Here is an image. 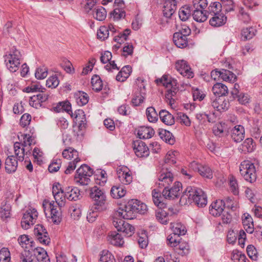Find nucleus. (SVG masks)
Returning <instances> with one entry per match:
<instances>
[{
  "label": "nucleus",
  "mask_w": 262,
  "mask_h": 262,
  "mask_svg": "<svg viewBox=\"0 0 262 262\" xmlns=\"http://www.w3.org/2000/svg\"><path fill=\"white\" fill-rule=\"evenodd\" d=\"M147 206L141 203L137 200H129L125 205L124 208H119L116 211L115 216L122 217L125 220H133L136 216V214H144L146 211Z\"/></svg>",
  "instance_id": "1"
},
{
  "label": "nucleus",
  "mask_w": 262,
  "mask_h": 262,
  "mask_svg": "<svg viewBox=\"0 0 262 262\" xmlns=\"http://www.w3.org/2000/svg\"><path fill=\"white\" fill-rule=\"evenodd\" d=\"M180 202L184 204L194 203L198 207H203L207 204V199L206 194L201 189L188 186L183 192Z\"/></svg>",
  "instance_id": "2"
},
{
  "label": "nucleus",
  "mask_w": 262,
  "mask_h": 262,
  "mask_svg": "<svg viewBox=\"0 0 262 262\" xmlns=\"http://www.w3.org/2000/svg\"><path fill=\"white\" fill-rule=\"evenodd\" d=\"M179 155V152L176 150H170L167 153L165 157L164 163L162 166V169L158 176V180L161 181V184L165 185L173 182V174L169 165L176 163L177 158Z\"/></svg>",
  "instance_id": "3"
},
{
  "label": "nucleus",
  "mask_w": 262,
  "mask_h": 262,
  "mask_svg": "<svg viewBox=\"0 0 262 262\" xmlns=\"http://www.w3.org/2000/svg\"><path fill=\"white\" fill-rule=\"evenodd\" d=\"M156 81L158 84L161 83L167 88L165 98L167 99V102L171 105L175 101L173 97H175L179 91L177 80L172 78L168 75H165Z\"/></svg>",
  "instance_id": "4"
},
{
  "label": "nucleus",
  "mask_w": 262,
  "mask_h": 262,
  "mask_svg": "<svg viewBox=\"0 0 262 262\" xmlns=\"http://www.w3.org/2000/svg\"><path fill=\"white\" fill-rule=\"evenodd\" d=\"M90 196L94 201L93 208L99 211H103L107 209L106 196L104 190L95 186L90 189Z\"/></svg>",
  "instance_id": "5"
},
{
  "label": "nucleus",
  "mask_w": 262,
  "mask_h": 262,
  "mask_svg": "<svg viewBox=\"0 0 262 262\" xmlns=\"http://www.w3.org/2000/svg\"><path fill=\"white\" fill-rule=\"evenodd\" d=\"M21 57L20 52L14 47L12 48L8 54L4 56L6 67L11 72H15L18 69Z\"/></svg>",
  "instance_id": "6"
},
{
  "label": "nucleus",
  "mask_w": 262,
  "mask_h": 262,
  "mask_svg": "<svg viewBox=\"0 0 262 262\" xmlns=\"http://www.w3.org/2000/svg\"><path fill=\"white\" fill-rule=\"evenodd\" d=\"M239 172L244 179L250 183H253L256 180V167L250 161H243L239 166Z\"/></svg>",
  "instance_id": "7"
},
{
  "label": "nucleus",
  "mask_w": 262,
  "mask_h": 262,
  "mask_svg": "<svg viewBox=\"0 0 262 262\" xmlns=\"http://www.w3.org/2000/svg\"><path fill=\"white\" fill-rule=\"evenodd\" d=\"M93 170L86 164L82 165L77 170L75 181L81 185H87L90 182L89 177L92 176Z\"/></svg>",
  "instance_id": "8"
},
{
  "label": "nucleus",
  "mask_w": 262,
  "mask_h": 262,
  "mask_svg": "<svg viewBox=\"0 0 262 262\" xmlns=\"http://www.w3.org/2000/svg\"><path fill=\"white\" fill-rule=\"evenodd\" d=\"M123 219L122 217L115 216V213H114L113 224L118 231L122 232L127 236H130L134 233L135 228Z\"/></svg>",
  "instance_id": "9"
},
{
  "label": "nucleus",
  "mask_w": 262,
  "mask_h": 262,
  "mask_svg": "<svg viewBox=\"0 0 262 262\" xmlns=\"http://www.w3.org/2000/svg\"><path fill=\"white\" fill-rule=\"evenodd\" d=\"M136 82L138 87L137 90L139 95L137 94L133 98L132 103L134 106H138L146 99V81L141 78H138Z\"/></svg>",
  "instance_id": "10"
},
{
  "label": "nucleus",
  "mask_w": 262,
  "mask_h": 262,
  "mask_svg": "<svg viewBox=\"0 0 262 262\" xmlns=\"http://www.w3.org/2000/svg\"><path fill=\"white\" fill-rule=\"evenodd\" d=\"M161 181H159V186L160 188L164 187L162 191L163 197L166 199H174L179 195V191L182 188V184L179 182L174 183V186L171 188H168L169 186L171 183H169L167 185H163L161 184Z\"/></svg>",
  "instance_id": "11"
},
{
  "label": "nucleus",
  "mask_w": 262,
  "mask_h": 262,
  "mask_svg": "<svg viewBox=\"0 0 262 262\" xmlns=\"http://www.w3.org/2000/svg\"><path fill=\"white\" fill-rule=\"evenodd\" d=\"M38 216V212L34 209H31L27 210L23 215L21 225L23 229H27L30 228L31 225H33L35 221Z\"/></svg>",
  "instance_id": "12"
},
{
  "label": "nucleus",
  "mask_w": 262,
  "mask_h": 262,
  "mask_svg": "<svg viewBox=\"0 0 262 262\" xmlns=\"http://www.w3.org/2000/svg\"><path fill=\"white\" fill-rule=\"evenodd\" d=\"M35 235L38 241L44 245H47L50 243L49 234L42 225H36L34 230Z\"/></svg>",
  "instance_id": "13"
},
{
  "label": "nucleus",
  "mask_w": 262,
  "mask_h": 262,
  "mask_svg": "<svg viewBox=\"0 0 262 262\" xmlns=\"http://www.w3.org/2000/svg\"><path fill=\"white\" fill-rule=\"evenodd\" d=\"M52 193L57 205L63 207L65 205V196H63L64 190L61 188L59 183H55L52 187Z\"/></svg>",
  "instance_id": "14"
},
{
  "label": "nucleus",
  "mask_w": 262,
  "mask_h": 262,
  "mask_svg": "<svg viewBox=\"0 0 262 262\" xmlns=\"http://www.w3.org/2000/svg\"><path fill=\"white\" fill-rule=\"evenodd\" d=\"M176 69L180 74L184 77L189 78L193 76V73L187 62L185 60H181L177 61L176 63Z\"/></svg>",
  "instance_id": "15"
},
{
  "label": "nucleus",
  "mask_w": 262,
  "mask_h": 262,
  "mask_svg": "<svg viewBox=\"0 0 262 262\" xmlns=\"http://www.w3.org/2000/svg\"><path fill=\"white\" fill-rule=\"evenodd\" d=\"M117 174L120 181L124 184H129L133 180V177L126 167L117 168Z\"/></svg>",
  "instance_id": "16"
},
{
  "label": "nucleus",
  "mask_w": 262,
  "mask_h": 262,
  "mask_svg": "<svg viewBox=\"0 0 262 262\" xmlns=\"http://www.w3.org/2000/svg\"><path fill=\"white\" fill-rule=\"evenodd\" d=\"M134 149L136 156L140 158L147 157V147L145 142L141 140H137L134 142Z\"/></svg>",
  "instance_id": "17"
},
{
  "label": "nucleus",
  "mask_w": 262,
  "mask_h": 262,
  "mask_svg": "<svg viewBox=\"0 0 262 262\" xmlns=\"http://www.w3.org/2000/svg\"><path fill=\"white\" fill-rule=\"evenodd\" d=\"M50 209L51 219L54 224H58L62 219L61 207L54 204V203L50 202L48 204Z\"/></svg>",
  "instance_id": "18"
},
{
  "label": "nucleus",
  "mask_w": 262,
  "mask_h": 262,
  "mask_svg": "<svg viewBox=\"0 0 262 262\" xmlns=\"http://www.w3.org/2000/svg\"><path fill=\"white\" fill-rule=\"evenodd\" d=\"M177 9V2L176 0L166 1L163 8V13L165 17L170 18L175 12Z\"/></svg>",
  "instance_id": "19"
},
{
  "label": "nucleus",
  "mask_w": 262,
  "mask_h": 262,
  "mask_svg": "<svg viewBox=\"0 0 262 262\" xmlns=\"http://www.w3.org/2000/svg\"><path fill=\"white\" fill-rule=\"evenodd\" d=\"M231 138L236 142H241L245 137L244 127L240 125H236L231 130Z\"/></svg>",
  "instance_id": "20"
},
{
  "label": "nucleus",
  "mask_w": 262,
  "mask_h": 262,
  "mask_svg": "<svg viewBox=\"0 0 262 262\" xmlns=\"http://www.w3.org/2000/svg\"><path fill=\"white\" fill-rule=\"evenodd\" d=\"M224 208L225 207L223 205V200H219L211 204L209 209V212L213 216H217L221 215L224 212Z\"/></svg>",
  "instance_id": "21"
},
{
  "label": "nucleus",
  "mask_w": 262,
  "mask_h": 262,
  "mask_svg": "<svg viewBox=\"0 0 262 262\" xmlns=\"http://www.w3.org/2000/svg\"><path fill=\"white\" fill-rule=\"evenodd\" d=\"M71 116L74 117L75 122L78 123V127L80 130H82L85 127V115L82 110H76L74 114L71 115Z\"/></svg>",
  "instance_id": "22"
},
{
  "label": "nucleus",
  "mask_w": 262,
  "mask_h": 262,
  "mask_svg": "<svg viewBox=\"0 0 262 262\" xmlns=\"http://www.w3.org/2000/svg\"><path fill=\"white\" fill-rule=\"evenodd\" d=\"M229 103L224 98L219 97L212 102V106L217 111L222 112L228 110Z\"/></svg>",
  "instance_id": "23"
},
{
  "label": "nucleus",
  "mask_w": 262,
  "mask_h": 262,
  "mask_svg": "<svg viewBox=\"0 0 262 262\" xmlns=\"http://www.w3.org/2000/svg\"><path fill=\"white\" fill-rule=\"evenodd\" d=\"M18 166L17 160L14 156H8L5 161V169L8 173L14 172Z\"/></svg>",
  "instance_id": "24"
},
{
  "label": "nucleus",
  "mask_w": 262,
  "mask_h": 262,
  "mask_svg": "<svg viewBox=\"0 0 262 262\" xmlns=\"http://www.w3.org/2000/svg\"><path fill=\"white\" fill-rule=\"evenodd\" d=\"M226 17L223 13H214L209 20L210 24L213 27H220L225 24Z\"/></svg>",
  "instance_id": "25"
},
{
  "label": "nucleus",
  "mask_w": 262,
  "mask_h": 262,
  "mask_svg": "<svg viewBox=\"0 0 262 262\" xmlns=\"http://www.w3.org/2000/svg\"><path fill=\"white\" fill-rule=\"evenodd\" d=\"M80 191L77 187L66 188L63 196L69 201H76L79 199Z\"/></svg>",
  "instance_id": "26"
},
{
  "label": "nucleus",
  "mask_w": 262,
  "mask_h": 262,
  "mask_svg": "<svg viewBox=\"0 0 262 262\" xmlns=\"http://www.w3.org/2000/svg\"><path fill=\"white\" fill-rule=\"evenodd\" d=\"M213 133L215 136L219 137L228 135V130L225 123H216L213 127Z\"/></svg>",
  "instance_id": "27"
},
{
  "label": "nucleus",
  "mask_w": 262,
  "mask_h": 262,
  "mask_svg": "<svg viewBox=\"0 0 262 262\" xmlns=\"http://www.w3.org/2000/svg\"><path fill=\"white\" fill-rule=\"evenodd\" d=\"M108 241L116 246L120 247L124 244V241L122 235L118 233L112 232L107 237Z\"/></svg>",
  "instance_id": "28"
},
{
  "label": "nucleus",
  "mask_w": 262,
  "mask_h": 262,
  "mask_svg": "<svg viewBox=\"0 0 262 262\" xmlns=\"http://www.w3.org/2000/svg\"><path fill=\"white\" fill-rule=\"evenodd\" d=\"M212 91L215 96L220 97L225 96L228 93V89L226 85L221 83H216L212 87Z\"/></svg>",
  "instance_id": "29"
},
{
  "label": "nucleus",
  "mask_w": 262,
  "mask_h": 262,
  "mask_svg": "<svg viewBox=\"0 0 262 262\" xmlns=\"http://www.w3.org/2000/svg\"><path fill=\"white\" fill-rule=\"evenodd\" d=\"M36 259L39 262H50V259L45 250L40 247H37L34 250Z\"/></svg>",
  "instance_id": "30"
},
{
  "label": "nucleus",
  "mask_w": 262,
  "mask_h": 262,
  "mask_svg": "<svg viewBox=\"0 0 262 262\" xmlns=\"http://www.w3.org/2000/svg\"><path fill=\"white\" fill-rule=\"evenodd\" d=\"M173 40L176 46L180 48H184L188 45L187 37L180 33H174Z\"/></svg>",
  "instance_id": "31"
},
{
  "label": "nucleus",
  "mask_w": 262,
  "mask_h": 262,
  "mask_svg": "<svg viewBox=\"0 0 262 262\" xmlns=\"http://www.w3.org/2000/svg\"><path fill=\"white\" fill-rule=\"evenodd\" d=\"M159 114L161 120L165 124L171 125L174 123V118L173 116L168 111L161 110Z\"/></svg>",
  "instance_id": "32"
},
{
  "label": "nucleus",
  "mask_w": 262,
  "mask_h": 262,
  "mask_svg": "<svg viewBox=\"0 0 262 262\" xmlns=\"http://www.w3.org/2000/svg\"><path fill=\"white\" fill-rule=\"evenodd\" d=\"M126 191L122 185H116L112 187L111 194L114 199H119L125 195Z\"/></svg>",
  "instance_id": "33"
},
{
  "label": "nucleus",
  "mask_w": 262,
  "mask_h": 262,
  "mask_svg": "<svg viewBox=\"0 0 262 262\" xmlns=\"http://www.w3.org/2000/svg\"><path fill=\"white\" fill-rule=\"evenodd\" d=\"M152 196L153 202L155 205L159 208H164L166 206V204L163 201V197L161 196V191L155 189L152 192Z\"/></svg>",
  "instance_id": "34"
},
{
  "label": "nucleus",
  "mask_w": 262,
  "mask_h": 262,
  "mask_svg": "<svg viewBox=\"0 0 262 262\" xmlns=\"http://www.w3.org/2000/svg\"><path fill=\"white\" fill-rule=\"evenodd\" d=\"M62 156L67 159H74L73 161H80V159L78 157V152L77 150L72 147L63 150L62 151Z\"/></svg>",
  "instance_id": "35"
},
{
  "label": "nucleus",
  "mask_w": 262,
  "mask_h": 262,
  "mask_svg": "<svg viewBox=\"0 0 262 262\" xmlns=\"http://www.w3.org/2000/svg\"><path fill=\"white\" fill-rule=\"evenodd\" d=\"M94 17L99 21L105 19L106 16V11L102 7L99 6L95 8L93 10Z\"/></svg>",
  "instance_id": "36"
},
{
  "label": "nucleus",
  "mask_w": 262,
  "mask_h": 262,
  "mask_svg": "<svg viewBox=\"0 0 262 262\" xmlns=\"http://www.w3.org/2000/svg\"><path fill=\"white\" fill-rule=\"evenodd\" d=\"M193 19L198 22H204L207 19V11L192 9Z\"/></svg>",
  "instance_id": "37"
},
{
  "label": "nucleus",
  "mask_w": 262,
  "mask_h": 262,
  "mask_svg": "<svg viewBox=\"0 0 262 262\" xmlns=\"http://www.w3.org/2000/svg\"><path fill=\"white\" fill-rule=\"evenodd\" d=\"M14 149L15 155L17 157L18 160L23 161L26 155L25 148L21 147L20 143L16 142L14 144Z\"/></svg>",
  "instance_id": "38"
},
{
  "label": "nucleus",
  "mask_w": 262,
  "mask_h": 262,
  "mask_svg": "<svg viewBox=\"0 0 262 262\" xmlns=\"http://www.w3.org/2000/svg\"><path fill=\"white\" fill-rule=\"evenodd\" d=\"M192 9L189 6L185 5L182 7L179 11V15L180 18L183 20L185 21L188 19L191 14Z\"/></svg>",
  "instance_id": "39"
},
{
  "label": "nucleus",
  "mask_w": 262,
  "mask_h": 262,
  "mask_svg": "<svg viewBox=\"0 0 262 262\" xmlns=\"http://www.w3.org/2000/svg\"><path fill=\"white\" fill-rule=\"evenodd\" d=\"M161 138L170 145H173L175 142L172 134L166 130H162L159 133Z\"/></svg>",
  "instance_id": "40"
},
{
  "label": "nucleus",
  "mask_w": 262,
  "mask_h": 262,
  "mask_svg": "<svg viewBox=\"0 0 262 262\" xmlns=\"http://www.w3.org/2000/svg\"><path fill=\"white\" fill-rule=\"evenodd\" d=\"M171 228L173 233L179 236L185 235L186 232L185 227L181 223L171 224Z\"/></svg>",
  "instance_id": "41"
},
{
  "label": "nucleus",
  "mask_w": 262,
  "mask_h": 262,
  "mask_svg": "<svg viewBox=\"0 0 262 262\" xmlns=\"http://www.w3.org/2000/svg\"><path fill=\"white\" fill-rule=\"evenodd\" d=\"M91 84L92 89L96 92H99L102 90L103 84L99 76L98 75H94L91 79Z\"/></svg>",
  "instance_id": "42"
},
{
  "label": "nucleus",
  "mask_w": 262,
  "mask_h": 262,
  "mask_svg": "<svg viewBox=\"0 0 262 262\" xmlns=\"http://www.w3.org/2000/svg\"><path fill=\"white\" fill-rule=\"evenodd\" d=\"M255 143L253 140L249 138L246 139L242 144V149L244 152H252L254 148Z\"/></svg>",
  "instance_id": "43"
},
{
  "label": "nucleus",
  "mask_w": 262,
  "mask_h": 262,
  "mask_svg": "<svg viewBox=\"0 0 262 262\" xmlns=\"http://www.w3.org/2000/svg\"><path fill=\"white\" fill-rule=\"evenodd\" d=\"M219 76L224 81H232L236 78L235 75L230 71L222 69L219 73Z\"/></svg>",
  "instance_id": "44"
},
{
  "label": "nucleus",
  "mask_w": 262,
  "mask_h": 262,
  "mask_svg": "<svg viewBox=\"0 0 262 262\" xmlns=\"http://www.w3.org/2000/svg\"><path fill=\"white\" fill-rule=\"evenodd\" d=\"M76 101L78 105H84L89 101L88 94L83 92L79 91L76 94Z\"/></svg>",
  "instance_id": "45"
},
{
  "label": "nucleus",
  "mask_w": 262,
  "mask_h": 262,
  "mask_svg": "<svg viewBox=\"0 0 262 262\" xmlns=\"http://www.w3.org/2000/svg\"><path fill=\"white\" fill-rule=\"evenodd\" d=\"M156 219L162 224H166L168 222L169 216L165 211L161 209L156 212Z\"/></svg>",
  "instance_id": "46"
},
{
  "label": "nucleus",
  "mask_w": 262,
  "mask_h": 262,
  "mask_svg": "<svg viewBox=\"0 0 262 262\" xmlns=\"http://www.w3.org/2000/svg\"><path fill=\"white\" fill-rule=\"evenodd\" d=\"M256 30L254 28H244L242 30V38L245 40L252 38L255 34Z\"/></svg>",
  "instance_id": "47"
},
{
  "label": "nucleus",
  "mask_w": 262,
  "mask_h": 262,
  "mask_svg": "<svg viewBox=\"0 0 262 262\" xmlns=\"http://www.w3.org/2000/svg\"><path fill=\"white\" fill-rule=\"evenodd\" d=\"M11 206L6 202L4 203L0 208V215L3 219H6L10 217Z\"/></svg>",
  "instance_id": "48"
},
{
  "label": "nucleus",
  "mask_w": 262,
  "mask_h": 262,
  "mask_svg": "<svg viewBox=\"0 0 262 262\" xmlns=\"http://www.w3.org/2000/svg\"><path fill=\"white\" fill-rule=\"evenodd\" d=\"M252 217L250 216L246 217L245 219L243 220V223L244 228L249 233H252L254 231L253 224L252 222Z\"/></svg>",
  "instance_id": "49"
},
{
  "label": "nucleus",
  "mask_w": 262,
  "mask_h": 262,
  "mask_svg": "<svg viewBox=\"0 0 262 262\" xmlns=\"http://www.w3.org/2000/svg\"><path fill=\"white\" fill-rule=\"evenodd\" d=\"M100 262H114L115 258L112 253L108 251L103 250L101 252Z\"/></svg>",
  "instance_id": "50"
},
{
  "label": "nucleus",
  "mask_w": 262,
  "mask_h": 262,
  "mask_svg": "<svg viewBox=\"0 0 262 262\" xmlns=\"http://www.w3.org/2000/svg\"><path fill=\"white\" fill-rule=\"evenodd\" d=\"M48 75V68L42 66L37 68L35 76L37 79H45Z\"/></svg>",
  "instance_id": "51"
},
{
  "label": "nucleus",
  "mask_w": 262,
  "mask_h": 262,
  "mask_svg": "<svg viewBox=\"0 0 262 262\" xmlns=\"http://www.w3.org/2000/svg\"><path fill=\"white\" fill-rule=\"evenodd\" d=\"M97 35L98 39L104 40L108 37V29L106 26L100 27L97 31Z\"/></svg>",
  "instance_id": "52"
},
{
  "label": "nucleus",
  "mask_w": 262,
  "mask_h": 262,
  "mask_svg": "<svg viewBox=\"0 0 262 262\" xmlns=\"http://www.w3.org/2000/svg\"><path fill=\"white\" fill-rule=\"evenodd\" d=\"M130 33V30L126 29L124 30L123 33H120L117 36H116L114 40L118 43L121 44L124 40H127L128 35Z\"/></svg>",
  "instance_id": "53"
},
{
  "label": "nucleus",
  "mask_w": 262,
  "mask_h": 262,
  "mask_svg": "<svg viewBox=\"0 0 262 262\" xmlns=\"http://www.w3.org/2000/svg\"><path fill=\"white\" fill-rule=\"evenodd\" d=\"M10 253L8 248H3L0 250V262H10Z\"/></svg>",
  "instance_id": "54"
},
{
  "label": "nucleus",
  "mask_w": 262,
  "mask_h": 262,
  "mask_svg": "<svg viewBox=\"0 0 262 262\" xmlns=\"http://www.w3.org/2000/svg\"><path fill=\"white\" fill-rule=\"evenodd\" d=\"M180 239V236L174 233L169 235L167 238L168 244L171 247H176L178 246Z\"/></svg>",
  "instance_id": "55"
},
{
  "label": "nucleus",
  "mask_w": 262,
  "mask_h": 262,
  "mask_svg": "<svg viewBox=\"0 0 262 262\" xmlns=\"http://www.w3.org/2000/svg\"><path fill=\"white\" fill-rule=\"evenodd\" d=\"M59 83V81L56 75L50 76L46 81V85L51 88H56Z\"/></svg>",
  "instance_id": "56"
},
{
  "label": "nucleus",
  "mask_w": 262,
  "mask_h": 262,
  "mask_svg": "<svg viewBox=\"0 0 262 262\" xmlns=\"http://www.w3.org/2000/svg\"><path fill=\"white\" fill-rule=\"evenodd\" d=\"M199 173L203 177L208 179L212 178V172L211 169L207 166L202 165L200 169Z\"/></svg>",
  "instance_id": "57"
},
{
  "label": "nucleus",
  "mask_w": 262,
  "mask_h": 262,
  "mask_svg": "<svg viewBox=\"0 0 262 262\" xmlns=\"http://www.w3.org/2000/svg\"><path fill=\"white\" fill-rule=\"evenodd\" d=\"M61 160L54 159L52 162L50 164L48 167V170L50 172H57L61 166Z\"/></svg>",
  "instance_id": "58"
},
{
  "label": "nucleus",
  "mask_w": 262,
  "mask_h": 262,
  "mask_svg": "<svg viewBox=\"0 0 262 262\" xmlns=\"http://www.w3.org/2000/svg\"><path fill=\"white\" fill-rule=\"evenodd\" d=\"M111 15L113 16V18L115 20H118L125 16V12L123 9L115 7L113 11L111 13Z\"/></svg>",
  "instance_id": "59"
},
{
  "label": "nucleus",
  "mask_w": 262,
  "mask_h": 262,
  "mask_svg": "<svg viewBox=\"0 0 262 262\" xmlns=\"http://www.w3.org/2000/svg\"><path fill=\"white\" fill-rule=\"evenodd\" d=\"M179 246L177 250H180L178 251V253L181 255H185L189 252V246L188 243L183 242H180L178 243Z\"/></svg>",
  "instance_id": "60"
},
{
  "label": "nucleus",
  "mask_w": 262,
  "mask_h": 262,
  "mask_svg": "<svg viewBox=\"0 0 262 262\" xmlns=\"http://www.w3.org/2000/svg\"><path fill=\"white\" fill-rule=\"evenodd\" d=\"M208 5L207 0H193L192 9H196L198 7L205 9Z\"/></svg>",
  "instance_id": "61"
},
{
  "label": "nucleus",
  "mask_w": 262,
  "mask_h": 262,
  "mask_svg": "<svg viewBox=\"0 0 262 262\" xmlns=\"http://www.w3.org/2000/svg\"><path fill=\"white\" fill-rule=\"evenodd\" d=\"M230 189L231 192L235 195L238 193V188L237 181L233 177H231L229 180Z\"/></svg>",
  "instance_id": "62"
},
{
  "label": "nucleus",
  "mask_w": 262,
  "mask_h": 262,
  "mask_svg": "<svg viewBox=\"0 0 262 262\" xmlns=\"http://www.w3.org/2000/svg\"><path fill=\"white\" fill-rule=\"evenodd\" d=\"M247 253L250 258L256 260L257 258V252L253 245H248L247 247Z\"/></svg>",
  "instance_id": "63"
},
{
  "label": "nucleus",
  "mask_w": 262,
  "mask_h": 262,
  "mask_svg": "<svg viewBox=\"0 0 262 262\" xmlns=\"http://www.w3.org/2000/svg\"><path fill=\"white\" fill-rule=\"evenodd\" d=\"M177 119L180 122L186 126H190L191 122L188 117L183 113L180 112L177 114Z\"/></svg>",
  "instance_id": "64"
}]
</instances>
